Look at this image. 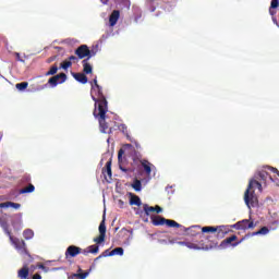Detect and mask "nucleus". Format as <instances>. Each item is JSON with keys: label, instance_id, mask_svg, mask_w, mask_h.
Instances as JSON below:
<instances>
[{"label": "nucleus", "instance_id": "obj_1", "mask_svg": "<svg viewBox=\"0 0 279 279\" xmlns=\"http://www.w3.org/2000/svg\"><path fill=\"white\" fill-rule=\"evenodd\" d=\"M108 112V101L99 102V105H95L94 117L99 122L100 132L102 134H112V129H109L108 122H106V114Z\"/></svg>", "mask_w": 279, "mask_h": 279}, {"label": "nucleus", "instance_id": "obj_2", "mask_svg": "<svg viewBox=\"0 0 279 279\" xmlns=\"http://www.w3.org/2000/svg\"><path fill=\"white\" fill-rule=\"evenodd\" d=\"M93 93H95L98 98L93 96ZM92 99L93 101H95V106L104 104V101H108L106 99V96L104 95V87H101L99 83H97V77H95L92 83Z\"/></svg>", "mask_w": 279, "mask_h": 279}, {"label": "nucleus", "instance_id": "obj_3", "mask_svg": "<svg viewBox=\"0 0 279 279\" xmlns=\"http://www.w3.org/2000/svg\"><path fill=\"white\" fill-rule=\"evenodd\" d=\"M75 56L78 58V60H90V58H95L97 56V51L90 50L87 45H81L78 46L75 51Z\"/></svg>", "mask_w": 279, "mask_h": 279}, {"label": "nucleus", "instance_id": "obj_4", "mask_svg": "<svg viewBox=\"0 0 279 279\" xmlns=\"http://www.w3.org/2000/svg\"><path fill=\"white\" fill-rule=\"evenodd\" d=\"M9 239L11 243L15 246V248L19 250V252H21V254H25V256H27L28 263L34 262V257L27 251V245L25 244V241L23 240L21 241L17 238H14L12 235H10Z\"/></svg>", "mask_w": 279, "mask_h": 279}, {"label": "nucleus", "instance_id": "obj_5", "mask_svg": "<svg viewBox=\"0 0 279 279\" xmlns=\"http://www.w3.org/2000/svg\"><path fill=\"white\" fill-rule=\"evenodd\" d=\"M211 232V234L217 233V236H220V239H223V236H226V234H228L229 230L228 227L226 226H218V227H203L201 229V233L205 234Z\"/></svg>", "mask_w": 279, "mask_h": 279}, {"label": "nucleus", "instance_id": "obj_6", "mask_svg": "<svg viewBox=\"0 0 279 279\" xmlns=\"http://www.w3.org/2000/svg\"><path fill=\"white\" fill-rule=\"evenodd\" d=\"M244 202L247 208H256L258 206V196L254 190H246L244 193Z\"/></svg>", "mask_w": 279, "mask_h": 279}, {"label": "nucleus", "instance_id": "obj_7", "mask_svg": "<svg viewBox=\"0 0 279 279\" xmlns=\"http://www.w3.org/2000/svg\"><path fill=\"white\" fill-rule=\"evenodd\" d=\"M179 245H185L189 250H210L213 245H208L203 241H195V242H178Z\"/></svg>", "mask_w": 279, "mask_h": 279}, {"label": "nucleus", "instance_id": "obj_8", "mask_svg": "<svg viewBox=\"0 0 279 279\" xmlns=\"http://www.w3.org/2000/svg\"><path fill=\"white\" fill-rule=\"evenodd\" d=\"M234 230H254L256 225L250 219H243L231 226Z\"/></svg>", "mask_w": 279, "mask_h": 279}, {"label": "nucleus", "instance_id": "obj_9", "mask_svg": "<svg viewBox=\"0 0 279 279\" xmlns=\"http://www.w3.org/2000/svg\"><path fill=\"white\" fill-rule=\"evenodd\" d=\"M36 269H38V264L37 265H29L28 264H24L23 267L17 270V278L20 279H28L29 278V271L34 272L36 271Z\"/></svg>", "mask_w": 279, "mask_h": 279}, {"label": "nucleus", "instance_id": "obj_10", "mask_svg": "<svg viewBox=\"0 0 279 279\" xmlns=\"http://www.w3.org/2000/svg\"><path fill=\"white\" fill-rule=\"evenodd\" d=\"M202 227L199 226H192L187 229H185V232H187L189 236H195L196 239H199V241L204 242V233H202Z\"/></svg>", "mask_w": 279, "mask_h": 279}, {"label": "nucleus", "instance_id": "obj_11", "mask_svg": "<svg viewBox=\"0 0 279 279\" xmlns=\"http://www.w3.org/2000/svg\"><path fill=\"white\" fill-rule=\"evenodd\" d=\"M66 82V75L64 73L57 74L48 80L50 86L56 87L58 84H64Z\"/></svg>", "mask_w": 279, "mask_h": 279}, {"label": "nucleus", "instance_id": "obj_12", "mask_svg": "<svg viewBox=\"0 0 279 279\" xmlns=\"http://www.w3.org/2000/svg\"><path fill=\"white\" fill-rule=\"evenodd\" d=\"M82 254V247L70 245L65 251V258H75Z\"/></svg>", "mask_w": 279, "mask_h": 279}, {"label": "nucleus", "instance_id": "obj_13", "mask_svg": "<svg viewBox=\"0 0 279 279\" xmlns=\"http://www.w3.org/2000/svg\"><path fill=\"white\" fill-rule=\"evenodd\" d=\"M255 180H258L259 182H262V184H267V180L274 182V178H271V175H269V173L265 170L258 171L255 174Z\"/></svg>", "mask_w": 279, "mask_h": 279}, {"label": "nucleus", "instance_id": "obj_14", "mask_svg": "<svg viewBox=\"0 0 279 279\" xmlns=\"http://www.w3.org/2000/svg\"><path fill=\"white\" fill-rule=\"evenodd\" d=\"M143 210L145 213L146 217H149L150 213H157V215H159V213H162V207L156 205L155 207H151L147 204L143 205Z\"/></svg>", "mask_w": 279, "mask_h": 279}, {"label": "nucleus", "instance_id": "obj_15", "mask_svg": "<svg viewBox=\"0 0 279 279\" xmlns=\"http://www.w3.org/2000/svg\"><path fill=\"white\" fill-rule=\"evenodd\" d=\"M236 239H239L236 235H231L227 239H225L222 242H221V247H226V245H232V247H236V245H240V243L243 241V239L239 242H234L236 241Z\"/></svg>", "mask_w": 279, "mask_h": 279}, {"label": "nucleus", "instance_id": "obj_16", "mask_svg": "<svg viewBox=\"0 0 279 279\" xmlns=\"http://www.w3.org/2000/svg\"><path fill=\"white\" fill-rule=\"evenodd\" d=\"M252 189H258L259 193H263V183H260V181L257 180L256 178L252 179L248 182V186H247L246 191H253Z\"/></svg>", "mask_w": 279, "mask_h": 279}, {"label": "nucleus", "instance_id": "obj_17", "mask_svg": "<svg viewBox=\"0 0 279 279\" xmlns=\"http://www.w3.org/2000/svg\"><path fill=\"white\" fill-rule=\"evenodd\" d=\"M121 16V12L119 10H113L112 13L109 16V25L110 27H114L117 23L119 22V19Z\"/></svg>", "mask_w": 279, "mask_h": 279}, {"label": "nucleus", "instance_id": "obj_18", "mask_svg": "<svg viewBox=\"0 0 279 279\" xmlns=\"http://www.w3.org/2000/svg\"><path fill=\"white\" fill-rule=\"evenodd\" d=\"M72 76L76 82H80V84H88V76H86L85 73H72Z\"/></svg>", "mask_w": 279, "mask_h": 279}, {"label": "nucleus", "instance_id": "obj_19", "mask_svg": "<svg viewBox=\"0 0 279 279\" xmlns=\"http://www.w3.org/2000/svg\"><path fill=\"white\" fill-rule=\"evenodd\" d=\"M125 151L123 149H120L118 153V162H119V169L123 171L124 173H128V169L123 167V155Z\"/></svg>", "mask_w": 279, "mask_h": 279}, {"label": "nucleus", "instance_id": "obj_20", "mask_svg": "<svg viewBox=\"0 0 279 279\" xmlns=\"http://www.w3.org/2000/svg\"><path fill=\"white\" fill-rule=\"evenodd\" d=\"M141 165H142V167H143V169H144L146 175H151V167H153L151 162H149V161L146 160V159H143V160L141 161Z\"/></svg>", "mask_w": 279, "mask_h": 279}, {"label": "nucleus", "instance_id": "obj_21", "mask_svg": "<svg viewBox=\"0 0 279 279\" xmlns=\"http://www.w3.org/2000/svg\"><path fill=\"white\" fill-rule=\"evenodd\" d=\"M165 221H167V218L161 216H153L151 217V223L153 226H165Z\"/></svg>", "mask_w": 279, "mask_h": 279}, {"label": "nucleus", "instance_id": "obj_22", "mask_svg": "<svg viewBox=\"0 0 279 279\" xmlns=\"http://www.w3.org/2000/svg\"><path fill=\"white\" fill-rule=\"evenodd\" d=\"M82 64H83V72L85 73V75H90V73H93V65L88 63V59H84L82 61Z\"/></svg>", "mask_w": 279, "mask_h": 279}, {"label": "nucleus", "instance_id": "obj_23", "mask_svg": "<svg viewBox=\"0 0 279 279\" xmlns=\"http://www.w3.org/2000/svg\"><path fill=\"white\" fill-rule=\"evenodd\" d=\"M0 208H14L15 210H19L21 204L12 202L0 203Z\"/></svg>", "mask_w": 279, "mask_h": 279}, {"label": "nucleus", "instance_id": "obj_24", "mask_svg": "<svg viewBox=\"0 0 279 279\" xmlns=\"http://www.w3.org/2000/svg\"><path fill=\"white\" fill-rule=\"evenodd\" d=\"M102 173L106 178V173L109 178H112V160L107 161L106 169H102Z\"/></svg>", "mask_w": 279, "mask_h": 279}, {"label": "nucleus", "instance_id": "obj_25", "mask_svg": "<svg viewBox=\"0 0 279 279\" xmlns=\"http://www.w3.org/2000/svg\"><path fill=\"white\" fill-rule=\"evenodd\" d=\"M88 274H90V270H87L83 274L76 272L68 277V279H86L88 278Z\"/></svg>", "mask_w": 279, "mask_h": 279}, {"label": "nucleus", "instance_id": "obj_26", "mask_svg": "<svg viewBox=\"0 0 279 279\" xmlns=\"http://www.w3.org/2000/svg\"><path fill=\"white\" fill-rule=\"evenodd\" d=\"M34 191H36V186H34V184L29 183L28 186L20 190V194L25 195V193H34Z\"/></svg>", "mask_w": 279, "mask_h": 279}, {"label": "nucleus", "instance_id": "obj_27", "mask_svg": "<svg viewBox=\"0 0 279 279\" xmlns=\"http://www.w3.org/2000/svg\"><path fill=\"white\" fill-rule=\"evenodd\" d=\"M132 189H134V191H136L137 193L141 192L143 190V183L141 182V180L135 179L132 183Z\"/></svg>", "mask_w": 279, "mask_h": 279}, {"label": "nucleus", "instance_id": "obj_28", "mask_svg": "<svg viewBox=\"0 0 279 279\" xmlns=\"http://www.w3.org/2000/svg\"><path fill=\"white\" fill-rule=\"evenodd\" d=\"M0 226L2 228V230L4 231V233L10 238L12 236V232L10 231V226L8 225L7 221H0Z\"/></svg>", "mask_w": 279, "mask_h": 279}, {"label": "nucleus", "instance_id": "obj_29", "mask_svg": "<svg viewBox=\"0 0 279 279\" xmlns=\"http://www.w3.org/2000/svg\"><path fill=\"white\" fill-rule=\"evenodd\" d=\"M165 225H167L168 228H182V225H180L175 220H171V219H166Z\"/></svg>", "mask_w": 279, "mask_h": 279}, {"label": "nucleus", "instance_id": "obj_30", "mask_svg": "<svg viewBox=\"0 0 279 279\" xmlns=\"http://www.w3.org/2000/svg\"><path fill=\"white\" fill-rule=\"evenodd\" d=\"M141 197H138L137 195H132L131 199H130V205L131 206H141Z\"/></svg>", "mask_w": 279, "mask_h": 279}, {"label": "nucleus", "instance_id": "obj_31", "mask_svg": "<svg viewBox=\"0 0 279 279\" xmlns=\"http://www.w3.org/2000/svg\"><path fill=\"white\" fill-rule=\"evenodd\" d=\"M98 230H99V234H102L106 236V217L102 218Z\"/></svg>", "mask_w": 279, "mask_h": 279}, {"label": "nucleus", "instance_id": "obj_32", "mask_svg": "<svg viewBox=\"0 0 279 279\" xmlns=\"http://www.w3.org/2000/svg\"><path fill=\"white\" fill-rule=\"evenodd\" d=\"M23 236L26 241H29V239H34V231L32 229H26L23 232Z\"/></svg>", "mask_w": 279, "mask_h": 279}, {"label": "nucleus", "instance_id": "obj_33", "mask_svg": "<svg viewBox=\"0 0 279 279\" xmlns=\"http://www.w3.org/2000/svg\"><path fill=\"white\" fill-rule=\"evenodd\" d=\"M258 234H269V228L263 227L260 230L252 233V236H258Z\"/></svg>", "mask_w": 279, "mask_h": 279}, {"label": "nucleus", "instance_id": "obj_34", "mask_svg": "<svg viewBox=\"0 0 279 279\" xmlns=\"http://www.w3.org/2000/svg\"><path fill=\"white\" fill-rule=\"evenodd\" d=\"M87 250L89 251V254H99V245H89Z\"/></svg>", "mask_w": 279, "mask_h": 279}, {"label": "nucleus", "instance_id": "obj_35", "mask_svg": "<svg viewBox=\"0 0 279 279\" xmlns=\"http://www.w3.org/2000/svg\"><path fill=\"white\" fill-rule=\"evenodd\" d=\"M112 256H123V247H116L111 251Z\"/></svg>", "mask_w": 279, "mask_h": 279}, {"label": "nucleus", "instance_id": "obj_36", "mask_svg": "<svg viewBox=\"0 0 279 279\" xmlns=\"http://www.w3.org/2000/svg\"><path fill=\"white\" fill-rule=\"evenodd\" d=\"M27 86H29V83L27 82H22V83H17L15 85V88H17V90H25V88H27Z\"/></svg>", "mask_w": 279, "mask_h": 279}, {"label": "nucleus", "instance_id": "obj_37", "mask_svg": "<svg viewBox=\"0 0 279 279\" xmlns=\"http://www.w3.org/2000/svg\"><path fill=\"white\" fill-rule=\"evenodd\" d=\"M104 241H106V235L104 234H99V236L94 239V243H97V245H101V243H104Z\"/></svg>", "mask_w": 279, "mask_h": 279}, {"label": "nucleus", "instance_id": "obj_38", "mask_svg": "<svg viewBox=\"0 0 279 279\" xmlns=\"http://www.w3.org/2000/svg\"><path fill=\"white\" fill-rule=\"evenodd\" d=\"M107 256H112V251L106 250L101 255H99L98 257H96L95 260H99V258H106Z\"/></svg>", "mask_w": 279, "mask_h": 279}, {"label": "nucleus", "instance_id": "obj_39", "mask_svg": "<svg viewBox=\"0 0 279 279\" xmlns=\"http://www.w3.org/2000/svg\"><path fill=\"white\" fill-rule=\"evenodd\" d=\"M70 66H73V62H71L70 60H65L61 63V69H70Z\"/></svg>", "mask_w": 279, "mask_h": 279}, {"label": "nucleus", "instance_id": "obj_40", "mask_svg": "<svg viewBox=\"0 0 279 279\" xmlns=\"http://www.w3.org/2000/svg\"><path fill=\"white\" fill-rule=\"evenodd\" d=\"M58 73V65H52L46 75H56Z\"/></svg>", "mask_w": 279, "mask_h": 279}, {"label": "nucleus", "instance_id": "obj_41", "mask_svg": "<svg viewBox=\"0 0 279 279\" xmlns=\"http://www.w3.org/2000/svg\"><path fill=\"white\" fill-rule=\"evenodd\" d=\"M37 269H43L45 274L49 271V267L45 266L44 264H37Z\"/></svg>", "mask_w": 279, "mask_h": 279}, {"label": "nucleus", "instance_id": "obj_42", "mask_svg": "<svg viewBox=\"0 0 279 279\" xmlns=\"http://www.w3.org/2000/svg\"><path fill=\"white\" fill-rule=\"evenodd\" d=\"M22 182L25 183V184H29V182H32V177L29 175H24L22 178Z\"/></svg>", "mask_w": 279, "mask_h": 279}, {"label": "nucleus", "instance_id": "obj_43", "mask_svg": "<svg viewBox=\"0 0 279 279\" xmlns=\"http://www.w3.org/2000/svg\"><path fill=\"white\" fill-rule=\"evenodd\" d=\"M120 130H121L122 134H125L128 136V125L121 124Z\"/></svg>", "mask_w": 279, "mask_h": 279}, {"label": "nucleus", "instance_id": "obj_44", "mask_svg": "<svg viewBox=\"0 0 279 279\" xmlns=\"http://www.w3.org/2000/svg\"><path fill=\"white\" fill-rule=\"evenodd\" d=\"M278 8V0H271L270 9L276 10Z\"/></svg>", "mask_w": 279, "mask_h": 279}, {"label": "nucleus", "instance_id": "obj_45", "mask_svg": "<svg viewBox=\"0 0 279 279\" xmlns=\"http://www.w3.org/2000/svg\"><path fill=\"white\" fill-rule=\"evenodd\" d=\"M69 61H70V62H80V58H78V57H75V56H70V57H69Z\"/></svg>", "mask_w": 279, "mask_h": 279}, {"label": "nucleus", "instance_id": "obj_46", "mask_svg": "<svg viewBox=\"0 0 279 279\" xmlns=\"http://www.w3.org/2000/svg\"><path fill=\"white\" fill-rule=\"evenodd\" d=\"M81 254H83V256H88V254H90V251L87 248H81Z\"/></svg>", "mask_w": 279, "mask_h": 279}, {"label": "nucleus", "instance_id": "obj_47", "mask_svg": "<svg viewBox=\"0 0 279 279\" xmlns=\"http://www.w3.org/2000/svg\"><path fill=\"white\" fill-rule=\"evenodd\" d=\"M14 56H15L17 62H25L23 59H21V53L15 52Z\"/></svg>", "mask_w": 279, "mask_h": 279}, {"label": "nucleus", "instance_id": "obj_48", "mask_svg": "<svg viewBox=\"0 0 279 279\" xmlns=\"http://www.w3.org/2000/svg\"><path fill=\"white\" fill-rule=\"evenodd\" d=\"M32 279H43V276H40V274H35Z\"/></svg>", "mask_w": 279, "mask_h": 279}, {"label": "nucleus", "instance_id": "obj_49", "mask_svg": "<svg viewBox=\"0 0 279 279\" xmlns=\"http://www.w3.org/2000/svg\"><path fill=\"white\" fill-rule=\"evenodd\" d=\"M118 204H119L120 208H123V206L125 205V203L121 199L118 201Z\"/></svg>", "mask_w": 279, "mask_h": 279}, {"label": "nucleus", "instance_id": "obj_50", "mask_svg": "<svg viewBox=\"0 0 279 279\" xmlns=\"http://www.w3.org/2000/svg\"><path fill=\"white\" fill-rule=\"evenodd\" d=\"M270 170L272 171V173H277V175L279 177V171L277 168H270Z\"/></svg>", "mask_w": 279, "mask_h": 279}, {"label": "nucleus", "instance_id": "obj_51", "mask_svg": "<svg viewBox=\"0 0 279 279\" xmlns=\"http://www.w3.org/2000/svg\"><path fill=\"white\" fill-rule=\"evenodd\" d=\"M100 1L106 5V3H108L109 0H100Z\"/></svg>", "mask_w": 279, "mask_h": 279}, {"label": "nucleus", "instance_id": "obj_52", "mask_svg": "<svg viewBox=\"0 0 279 279\" xmlns=\"http://www.w3.org/2000/svg\"><path fill=\"white\" fill-rule=\"evenodd\" d=\"M269 13L271 14V16H274V14H276V12L271 11V9L269 10Z\"/></svg>", "mask_w": 279, "mask_h": 279}, {"label": "nucleus", "instance_id": "obj_53", "mask_svg": "<svg viewBox=\"0 0 279 279\" xmlns=\"http://www.w3.org/2000/svg\"><path fill=\"white\" fill-rule=\"evenodd\" d=\"M271 226H278V221H274Z\"/></svg>", "mask_w": 279, "mask_h": 279}, {"label": "nucleus", "instance_id": "obj_54", "mask_svg": "<svg viewBox=\"0 0 279 279\" xmlns=\"http://www.w3.org/2000/svg\"><path fill=\"white\" fill-rule=\"evenodd\" d=\"M77 274H84V272H82V268H78V272Z\"/></svg>", "mask_w": 279, "mask_h": 279}, {"label": "nucleus", "instance_id": "obj_55", "mask_svg": "<svg viewBox=\"0 0 279 279\" xmlns=\"http://www.w3.org/2000/svg\"><path fill=\"white\" fill-rule=\"evenodd\" d=\"M126 147H132V144H128Z\"/></svg>", "mask_w": 279, "mask_h": 279}, {"label": "nucleus", "instance_id": "obj_56", "mask_svg": "<svg viewBox=\"0 0 279 279\" xmlns=\"http://www.w3.org/2000/svg\"><path fill=\"white\" fill-rule=\"evenodd\" d=\"M53 59H49V62H51Z\"/></svg>", "mask_w": 279, "mask_h": 279}]
</instances>
